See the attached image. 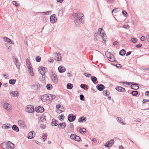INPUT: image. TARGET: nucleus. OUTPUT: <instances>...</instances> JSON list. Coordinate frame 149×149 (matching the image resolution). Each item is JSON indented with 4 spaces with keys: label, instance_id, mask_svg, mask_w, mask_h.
Returning <instances> with one entry per match:
<instances>
[{
    "label": "nucleus",
    "instance_id": "1",
    "mask_svg": "<svg viewBox=\"0 0 149 149\" xmlns=\"http://www.w3.org/2000/svg\"><path fill=\"white\" fill-rule=\"evenodd\" d=\"M76 17V18L75 19L74 22L76 25L78 26L80 25V22L82 23L84 22V15L82 13H79L77 15Z\"/></svg>",
    "mask_w": 149,
    "mask_h": 149
},
{
    "label": "nucleus",
    "instance_id": "2",
    "mask_svg": "<svg viewBox=\"0 0 149 149\" xmlns=\"http://www.w3.org/2000/svg\"><path fill=\"white\" fill-rule=\"evenodd\" d=\"M1 146L3 149H13L15 147V146L10 141H8L7 143H2Z\"/></svg>",
    "mask_w": 149,
    "mask_h": 149
},
{
    "label": "nucleus",
    "instance_id": "3",
    "mask_svg": "<svg viewBox=\"0 0 149 149\" xmlns=\"http://www.w3.org/2000/svg\"><path fill=\"white\" fill-rule=\"evenodd\" d=\"M99 35L101 37L102 39L104 41H106L107 39V36L104 33V31L102 28H99L98 29Z\"/></svg>",
    "mask_w": 149,
    "mask_h": 149
},
{
    "label": "nucleus",
    "instance_id": "4",
    "mask_svg": "<svg viewBox=\"0 0 149 149\" xmlns=\"http://www.w3.org/2000/svg\"><path fill=\"white\" fill-rule=\"evenodd\" d=\"M39 71L42 75V79L43 80L45 79V73L47 72V69L44 67H40L39 68Z\"/></svg>",
    "mask_w": 149,
    "mask_h": 149
},
{
    "label": "nucleus",
    "instance_id": "5",
    "mask_svg": "<svg viewBox=\"0 0 149 149\" xmlns=\"http://www.w3.org/2000/svg\"><path fill=\"white\" fill-rule=\"evenodd\" d=\"M70 138L71 139L77 141H79L81 140V138L79 136L74 134H71Z\"/></svg>",
    "mask_w": 149,
    "mask_h": 149
},
{
    "label": "nucleus",
    "instance_id": "6",
    "mask_svg": "<svg viewBox=\"0 0 149 149\" xmlns=\"http://www.w3.org/2000/svg\"><path fill=\"white\" fill-rule=\"evenodd\" d=\"M3 107L8 111H10L12 110L11 105L8 103L5 102L4 103Z\"/></svg>",
    "mask_w": 149,
    "mask_h": 149
},
{
    "label": "nucleus",
    "instance_id": "7",
    "mask_svg": "<svg viewBox=\"0 0 149 149\" xmlns=\"http://www.w3.org/2000/svg\"><path fill=\"white\" fill-rule=\"evenodd\" d=\"M26 111L29 113L33 112L34 111L33 107L32 105L27 106L26 107Z\"/></svg>",
    "mask_w": 149,
    "mask_h": 149
},
{
    "label": "nucleus",
    "instance_id": "8",
    "mask_svg": "<svg viewBox=\"0 0 149 149\" xmlns=\"http://www.w3.org/2000/svg\"><path fill=\"white\" fill-rule=\"evenodd\" d=\"M41 99L43 102H44L50 101L48 95H45L42 96L41 97Z\"/></svg>",
    "mask_w": 149,
    "mask_h": 149
},
{
    "label": "nucleus",
    "instance_id": "9",
    "mask_svg": "<svg viewBox=\"0 0 149 149\" xmlns=\"http://www.w3.org/2000/svg\"><path fill=\"white\" fill-rule=\"evenodd\" d=\"M106 54L107 55H110V57L108 58V60H109L113 62H114L116 61L114 56L112 54H111L110 52H107L106 53Z\"/></svg>",
    "mask_w": 149,
    "mask_h": 149
},
{
    "label": "nucleus",
    "instance_id": "10",
    "mask_svg": "<svg viewBox=\"0 0 149 149\" xmlns=\"http://www.w3.org/2000/svg\"><path fill=\"white\" fill-rule=\"evenodd\" d=\"M40 84L38 82H36L35 84L32 85V88L34 90H37L40 88Z\"/></svg>",
    "mask_w": 149,
    "mask_h": 149
},
{
    "label": "nucleus",
    "instance_id": "11",
    "mask_svg": "<svg viewBox=\"0 0 149 149\" xmlns=\"http://www.w3.org/2000/svg\"><path fill=\"white\" fill-rule=\"evenodd\" d=\"M13 58L14 60L13 62L15 64L17 67L18 69H19L20 67V63L18 61L17 59L15 56H13Z\"/></svg>",
    "mask_w": 149,
    "mask_h": 149
},
{
    "label": "nucleus",
    "instance_id": "12",
    "mask_svg": "<svg viewBox=\"0 0 149 149\" xmlns=\"http://www.w3.org/2000/svg\"><path fill=\"white\" fill-rule=\"evenodd\" d=\"M132 84L131 87L132 89L134 90H137L139 88V87L138 86V84L137 83H134V82L130 83Z\"/></svg>",
    "mask_w": 149,
    "mask_h": 149
},
{
    "label": "nucleus",
    "instance_id": "13",
    "mask_svg": "<svg viewBox=\"0 0 149 149\" xmlns=\"http://www.w3.org/2000/svg\"><path fill=\"white\" fill-rule=\"evenodd\" d=\"M50 19V22L52 23H54L57 20V18L56 17L55 14H53L51 15Z\"/></svg>",
    "mask_w": 149,
    "mask_h": 149
},
{
    "label": "nucleus",
    "instance_id": "14",
    "mask_svg": "<svg viewBox=\"0 0 149 149\" xmlns=\"http://www.w3.org/2000/svg\"><path fill=\"white\" fill-rule=\"evenodd\" d=\"M114 143V140L112 139L107 142L105 145V146L107 147H110Z\"/></svg>",
    "mask_w": 149,
    "mask_h": 149
},
{
    "label": "nucleus",
    "instance_id": "15",
    "mask_svg": "<svg viewBox=\"0 0 149 149\" xmlns=\"http://www.w3.org/2000/svg\"><path fill=\"white\" fill-rule=\"evenodd\" d=\"M35 109L36 111L38 113H42L44 111L43 107L41 106H39L37 108L36 107Z\"/></svg>",
    "mask_w": 149,
    "mask_h": 149
},
{
    "label": "nucleus",
    "instance_id": "16",
    "mask_svg": "<svg viewBox=\"0 0 149 149\" xmlns=\"http://www.w3.org/2000/svg\"><path fill=\"white\" fill-rule=\"evenodd\" d=\"M70 125L68 127L67 133H69L72 132L74 130V126L73 125L70 124Z\"/></svg>",
    "mask_w": 149,
    "mask_h": 149
},
{
    "label": "nucleus",
    "instance_id": "17",
    "mask_svg": "<svg viewBox=\"0 0 149 149\" xmlns=\"http://www.w3.org/2000/svg\"><path fill=\"white\" fill-rule=\"evenodd\" d=\"M18 125L20 127H23L26 126V124L23 121L20 120H18Z\"/></svg>",
    "mask_w": 149,
    "mask_h": 149
},
{
    "label": "nucleus",
    "instance_id": "18",
    "mask_svg": "<svg viewBox=\"0 0 149 149\" xmlns=\"http://www.w3.org/2000/svg\"><path fill=\"white\" fill-rule=\"evenodd\" d=\"M52 80L53 82L55 84H56L58 82V79L56 75L53 74L51 76Z\"/></svg>",
    "mask_w": 149,
    "mask_h": 149
},
{
    "label": "nucleus",
    "instance_id": "19",
    "mask_svg": "<svg viewBox=\"0 0 149 149\" xmlns=\"http://www.w3.org/2000/svg\"><path fill=\"white\" fill-rule=\"evenodd\" d=\"M76 118L75 116L69 114L68 116V120L70 122L73 121L75 120Z\"/></svg>",
    "mask_w": 149,
    "mask_h": 149
},
{
    "label": "nucleus",
    "instance_id": "20",
    "mask_svg": "<svg viewBox=\"0 0 149 149\" xmlns=\"http://www.w3.org/2000/svg\"><path fill=\"white\" fill-rule=\"evenodd\" d=\"M10 95L13 97H16L19 96V94L17 91H12L10 92Z\"/></svg>",
    "mask_w": 149,
    "mask_h": 149
},
{
    "label": "nucleus",
    "instance_id": "21",
    "mask_svg": "<svg viewBox=\"0 0 149 149\" xmlns=\"http://www.w3.org/2000/svg\"><path fill=\"white\" fill-rule=\"evenodd\" d=\"M35 133H34L33 132H29L28 134L27 137L28 139H31L35 136Z\"/></svg>",
    "mask_w": 149,
    "mask_h": 149
},
{
    "label": "nucleus",
    "instance_id": "22",
    "mask_svg": "<svg viewBox=\"0 0 149 149\" xmlns=\"http://www.w3.org/2000/svg\"><path fill=\"white\" fill-rule=\"evenodd\" d=\"M55 60L57 61H60L61 60V55L59 53H57L55 56Z\"/></svg>",
    "mask_w": 149,
    "mask_h": 149
},
{
    "label": "nucleus",
    "instance_id": "23",
    "mask_svg": "<svg viewBox=\"0 0 149 149\" xmlns=\"http://www.w3.org/2000/svg\"><path fill=\"white\" fill-rule=\"evenodd\" d=\"M116 90L120 92H124L125 91V89L124 88L121 86L117 87L116 88Z\"/></svg>",
    "mask_w": 149,
    "mask_h": 149
},
{
    "label": "nucleus",
    "instance_id": "24",
    "mask_svg": "<svg viewBox=\"0 0 149 149\" xmlns=\"http://www.w3.org/2000/svg\"><path fill=\"white\" fill-rule=\"evenodd\" d=\"M58 69L59 72L61 73L64 72L65 71V68L63 66H60L58 67Z\"/></svg>",
    "mask_w": 149,
    "mask_h": 149
},
{
    "label": "nucleus",
    "instance_id": "25",
    "mask_svg": "<svg viewBox=\"0 0 149 149\" xmlns=\"http://www.w3.org/2000/svg\"><path fill=\"white\" fill-rule=\"evenodd\" d=\"M66 124L65 123H60L58 125V127L59 128H61L64 129L65 127Z\"/></svg>",
    "mask_w": 149,
    "mask_h": 149
},
{
    "label": "nucleus",
    "instance_id": "26",
    "mask_svg": "<svg viewBox=\"0 0 149 149\" xmlns=\"http://www.w3.org/2000/svg\"><path fill=\"white\" fill-rule=\"evenodd\" d=\"M58 122L54 119H53L52 120V121L51 123V124L52 126H56L58 125Z\"/></svg>",
    "mask_w": 149,
    "mask_h": 149
},
{
    "label": "nucleus",
    "instance_id": "27",
    "mask_svg": "<svg viewBox=\"0 0 149 149\" xmlns=\"http://www.w3.org/2000/svg\"><path fill=\"white\" fill-rule=\"evenodd\" d=\"M91 79L95 84H97L98 82L97 81L96 82L97 80V79L95 77L91 76Z\"/></svg>",
    "mask_w": 149,
    "mask_h": 149
},
{
    "label": "nucleus",
    "instance_id": "28",
    "mask_svg": "<svg viewBox=\"0 0 149 149\" xmlns=\"http://www.w3.org/2000/svg\"><path fill=\"white\" fill-rule=\"evenodd\" d=\"M29 72L30 74L32 76H34V74L33 71V69L31 67H29V68H28Z\"/></svg>",
    "mask_w": 149,
    "mask_h": 149
},
{
    "label": "nucleus",
    "instance_id": "29",
    "mask_svg": "<svg viewBox=\"0 0 149 149\" xmlns=\"http://www.w3.org/2000/svg\"><path fill=\"white\" fill-rule=\"evenodd\" d=\"M104 86L102 84H100L97 86L98 90L100 91H102L104 88Z\"/></svg>",
    "mask_w": 149,
    "mask_h": 149
},
{
    "label": "nucleus",
    "instance_id": "30",
    "mask_svg": "<svg viewBox=\"0 0 149 149\" xmlns=\"http://www.w3.org/2000/svg\"><path fill=\"white\" fill-rule=\"evenodd\" d=\"M12 128L13 130H14L17 132H19V128L17 126L15 125H13V126Z\"/></svg>",
    "mask_w": 149,
    "mask_h": 149
},
{
    "label": "nucleus",
    "instance_id": "31",
    "mask_svg": "<svg viewBox=\"0 0 149 149\" xmlns=\"http://www.w3.org/2000/svg\"><path fill=\"white\" fill-rule=\"evenodd\" d=\"M86 118H84L82 117L81 118H80L79 119L78 121L79 122H83L84 121H85L86 120Z\"/></svg>",
    "mask_w": 149,
    "mask_h": 149
},
{
    "label": "nucleus",
    "instance_id": "32",
    "mask_svg": "<svg viewBox=\"0 0 149 149\" xmlns=\"http://www.w3.org/2000/svg\"><path fill=\"white\" fill-rule=\"evenodd\" d=\"M119 54L121 56L124 55L126 53V51L124 49L121 50L119 52Z\"/></svg>",
    "mask_w": 149,
    "mask_h": 149
},
{
    "label": "nucleus",
    "instance_id": "33",
    "mask_svg": "<svg viewBox=\"0 0 149 149\" xmlns=\"http://www.w3.org/2000/svg\"><path fill=\"white\" fill-rule=\"evenodd\" d=\"M49 96V98H50V100H51L53 99H55L56 96L54 95H53L52 94H48Z\"/></svg>",
    "mask_w": 149,
    "mask_h": 149
},
{
    "label": "nucleus",
    "instance_id": "34",
    "mask_svg": "<svg viewBox=\"0 0 149 149\" xmlns=\"http://www.w3.org/2000/svg\"><path fill=\"white\" fill-rule=\"evenodd\" d=\"M117 120L118 122L119 123H120L122 124L125 125L126 124L125 123H124L122 122V119L120 117H117Z\"/></svg>",
    "mask_w": 149,
    "mask_h": 149
},
{
    "label": "nucleus",
    "instance_id": "35",
    "mask_svg": "<svg viewBox=\"0 0 149 149\" xmlns=\"http://www.w3.org/2000/svg\"><path fill=\"white\" fill-rule=\"evenodd\" d=\"M79 131L81 133H85L86 132V130L85 128H82L80 129Z\"/></svg>",
    "mask_w": 149,
    "mask_h": 149
},
{
    "label": "nucleus",
    "instance_id": "36",
    "mask_svg": "<svg viewBox=\"0 0 149 149\" xmlns=\"http://www.w3.org/2000/svg\"><path fill=\"white\" fill-rule=\"evenodd\" d=\"M16 80L15 79H10L9 81V83L11 84L14 85L16 82Z\"/></svg>",
    "mask_w": 149,
    "mask_h": 149
},
{
    "label": "nucleus",
    "instance_id": "37",
    "mask_svg": "<svg viewBox=\"0 0 149 149\" xmlns=\"http://www.w3.org/2000/svg\"><path fill=\"white\" fill-rule=\"evenodd\" d=\"M73 87V85L70 83H68L67 85V88L68 89H71Z\"/></svg>",
    "mask_w": 149,
    "mask_h": 149
},
{
    "label": "nucleus",
    "instance_id": "38",
    "mask_svg": "<svg viewBox=\"0 0 149 149\" xmlns=\"http://www.w3.org/2000/svg\"><path fill=\"white\" fill-rule=\"evenodd\" d=\"M48 90H51L52 89V86L51 84H48L46 86Z\"/></svg>",
    "mask_w": 149,
    "mask_h": 149
},
{
    "label": "nucleus",
    "instance_id": "39",
    "mask_svg": "<svg viewBox=\"0 0 149 149\" xmlns=\"http://www.w3.org/2000/svg\"><path fill=\"white\" fill-rule=\"evenodd\" d=\"M4 40L6 42L9 43L10 42V41H11V40L10 39L7 37H5L4 38Z\"/></svg>",
    "mask_w": 149,
    "mask_h": 149
},
{
    "label": "nucleus",
    "instance_id": "40",
    "mask_svg": "<svg viewBox=\"0 0 149 149\" xmlns=\"http://www.w3.org/2000/svg\"><path fill=\"white\" fill-rule=\"evenodd\" d=\"M103 94L106 96H107L109 94V93L107 91L104 90L103 91Z\"/></svg>",
    "mask_w": 149,
    "mask_h": 149
},
{
    "label": "nucleus",
    "instance_id": "41",
    "mask_svg": "<svg viewBox=\"0 0 149 149\" xmlns=\"http://www.w3.org/2000/svg\"><path fill=\"white\" fill-rule=\"evenodd\" d=\"M138 94V92L137 91H133L131 93V94L134 96H136Z\"/></svg>",
    "mask_w": 149,
    "mask_h": 149
},
{
    "label": "nucleus",
    "instance_id": "42",
    "mask_svg": "<svg viewBox=\"0 0 149 149\" xmlns=\"http://www.w3.org/2000/svg\"><path fill=\"white\" fill-rule=\"evenodd\" d=\"M137 39L136 38H131V40L132 41L133 43H136V42L137 41Z\"/></svg>",
    "mask_w": 149,
    "mask_h": 149
},
{
    "label": "nucleus",
    "instance_id": "43",
    "mask_svg": "<svg viewBox=\"0 0 149 149\" xmlns=\"http://www.w3.org/2000/svg\"><path fill=\"white\" fill-rule=\"evenodd\" d=\"M47 133H45L42 135V137H43V138L42 139L43 140V141H45V140L47 139Z\"/></svg>",
    "mask_w": 149,
    "mask_h": 149
},
{
    "label": "nucleus",
    "instance_id": "44",
    "mask_svg": "<svg viewBox=\"0 0 149 149\" xmlns=\"http://www.w3.org/2000/svg\"><path fill=\"white\" fill-rule=\"evenodd\" d=\"M2 127L4 129H8L10 128L9 126L6 125V124H3L2 126Z\"/></svg>",
    "mask_w": 149,
    "mask_h": 149
},
{
    "label": "nucleus",
    "instance_id": "45",
    "mask_svg": "<svg viewBox=\"0 0 149 149\" xmlns=\"http://www.w3.org/2000/svg\"><path fill=\"white\" fill-rule=\"evenodd\" d=\"M46 117L45 116H44L43 117L42 116L40 118V120L42 122H43L45 121L46 120Z\"/></svg>",
    "mask_w": 149,
    "mask_h": 149
},
{
    "label": "nucleus",
    "instance_id": "46",
    "mask_svg": "<svg viewBox=\"0 0 149 149\" xmlns=\"http://www.w3.org/2000/svg\"><path fill=\"white\" fill-rule=\"evenodd\" d=\"M58 118L59 119L61 120H62L64 118V116L63 115H62L59 116Z\"/></svg>",
    "mask_w": 149,
    "mask_h": 149
},
{
    "label": "nucleus",
    "instance_id": "47",
    "mask_svg": "<svg viewBox=\"0 0 149 149\" xmlns=\"http://www.w3.org/2000/svg\"><path fill=\"white\" fill-rule=\"evenodd\" d=\"M36 60L37 62H39L41 61V58L40 56H38L36 57Z\"/></svg>",
    "mask_w": 149,
    "mask_h": 149
},
{
    "label": "nucleus",
    "instance_id": "48",
    "mask_svg": "<svg viewBox=\"0 0 149 149\" xmlns=\"http://www.w3.org/2000/svg\"><path fill=\"white\" fill-rule=\"evenodd\" d=\"M40 127L41 128L43 129H45L46 127V126L45 125L43 124H40Z\"/></svg>",
    "mask_w": 149,
    "mask_h": 149
},
{
    "label": "nucleus",
    "instance_id": "49",
    "mask_svg": "<svg viewBox=\"0 0 149 149\" xmlns=\"http://www.w3.org/2000/svg\"><path fill=\"white\" fill-rule=\"evenodd\" d=\"M80 99L81 100H84V96L82 95H80Z\"/></svg>",
    "mask_w": 149,
    "mask_h": 149
},
{
    "label": "nucleus",
    "instance_id": "50",
    "mask_svg": "<svg viewBox=\"0 0 149 149\" xmlns=\"http://www.w3.org/2000/svg\"><path fill=\"white\" fill-rule=\"evenodd\" d=\"M123 27L125 29H128L130 28V26L128 25H124L123 26Z\"/></svg>",
    "mask_w": 149,
    "mask_h": 149
},
{
    "label": "nucleus",
    "instance_id": "51",
    "mask_svg": "<svg viewBox=\"0 0 149 149\" xmlns=\"http://www.w3.org/2000/svg\"><path fill=\"white\" fill-rule=\"evenodd\" d=\"M51 13V11H49L47 12H43L42 13H44L45 15H47L48 13L49 14H50Z\"/></svg>",
    "mask_w": 149,
    "mask_h": 149
},
{
    "label": "nucleus",
    "instance_id": "52",
    "mask_svg": "<svg viewBox=\"0 0 149 149\" xmlns=\"http://www.w3.org/2000/svg\"><path fill=\"white\" fill-rule=\"evenodd\" d=\"M84 74L85 76L87 77H89L91 75V74H87V73L86 72L84 73Z\"/></svg>",
    "mask_w": 149,
    "mask_h": 149
},
{
    "label": "nucleus",
    "instance_id": "53",
    "mask_svg": "<svg viewBox=\"0 0 149 149\" xmlns=\"http://www.w3.org/2000/svg\"><path fill=\"white\" fill-rule=\"evenodd\" d=\"M12 3L14 5H15L16 7H17L18 6V4L16 3V1H13Z\"/></svg>",
    "mask_w": 149,
    "mask_h": 149
},
{
    "label": "nucleus",
    "instance_id": "54",
    "mask_svg": "<svg viewBox=\"0 0 149 149\" xmlns=\"http://www.w3.org/2000/svg\"><path fill=\"white\" fill-rule=\"evenodd\" d=\"M140 40L142 41H143L146 40V38L144 36H142L141 37Z\"/></svg>",
    "mask_w": 149,
    "mask_h": 149
},
{
    "label": "nucleus",
    "instance_id": "55",
    "mask_svg": "<svg viewBox=\"0 0 149 149\" xmlns=\"http://www.w3.org/2000/svg\"><path fill=\"white\" fill-rule=\"evenodd\" d=\"M61 110H60L61 112H63L65 111V109L63 107V106L61 107Z\"/></svg>",
    "mask_w": 149,
    "mask_h": 149
},
{
    "label": "nucleus",
    "instance_id": "56",
    "mask_svg": "<svg viewBox=\"0 0 149 149\" xmlns=\"http://www.w3.org/2000/svg\"><path fill=\"white\" fill-rule=\"evenodd\" d=\"M118 9V8L114 9L112 10V12H114V13H116L117 12V11Z\"/></svg>",
    "mask_w": 149,
    "mask_h": 149
},
{
    "label": "nucleus",
    "instance_id": "57",
    "mask_svg": "<svg viewBox=\"0 0 149 149\" xmlns=\"http://www.w3.org/2000/svg\"><path fill=\"white\" fill-rule=\"evenodd\" d=\"M99 35H96L95 34V39L96 40H98V38H99V37H98Z\"/></svg>",
    "mask_w": 149,
    "mask_h": 149
},
{
    "label": "nucleus",
    "instance_id": "58",
    "mask_svg": "<svg viewBox=\"0 0 149 149\" xmlns=\"http://www.w3.org/2000/svg\"><path fill=\"white\" fill-rule=\"evenodd\" d=\"M26 65L28 67V68H29V67H31V65L30 63H26Z\"/></svg>",
    "mask_w": 149,
    "mask_h": 149
},
{
    "label": "nucleus",
    "instance_id": "59",
    "mask_svg": "<svg viewBox=\"0 0 149 149\" xmlns=\"http://www.w3.org/2000/svg\"><path fill=\"white\" fill-rule=\"evenodd\" d=\"M116 66L117 67L121 68V65L120 64H117L116 65Z\"/></svg>",
    "mask_w": 149,
    "mask_h": 149
},
{
    "label": "nucleus",
    "instance_id": "60",
    "mask_svg": "<svg viewBox=\"0 0 149 149\" xmlns=\"http://www.w3.org/2000/svg\"><path fill=\"white\" fill-rule=\"evenodd\" d=\"M141 46H142V45L141 44H138V45H136V47L138 48H140V47H141Z\"/></svg>",
    "mask_w": 149,
    "mask_h": 149
},
{
    "label": "nucleus",
    "instance_id": "61",
    "mask_svg": "<svg viewBox=\"0 0 149 149\" xmlns=\"http://www.w3.org/2000/svg\"><path fill=\"white\" fill-rule=\"evenodd\" d=\"M85 86H86V85L84 84H81L80 85V87L81 88L85 89L84 87Z\"/></svg>",
    "mask_w": 149,
    "mask_h": 149
},
{
    "label": "nucleus",
    "instance_id": "62",
    "mask_svg": "<svg viewBox=\"0 0 149 149\" xmlns=\"http://www.w3.org/2000/svg\"><path fill=\"white\" fill-rule=\"evenodd\" d=\"M123 14L124 15H125L126 14H127V13L125 10H123L122 11Z\"/></svg>",
    "mask_w": 149,
    "mask_h": 149
},
{
    "label": "nucleus",
    "instance_id": "63",
    "mask_svg": "<svg viewBox=\"0 0 149 149\" xmlns=\"http://www.w3.org/2000/svg\"><path fill=\"white\" fill-rule=\"evenodd\" d=\"M118 42L117 41H115L113 43V45H114V46H115L116 45H117L118 44Z\"/></svg>",
    "mask_w": 149,
    "mask_h": 149
},
{
    "label": "nucleus",
    "instance_id": "64",
    "mask_svg": "<svg viewBox=\"0 0 149 149\" xmlns=\"http://www.w3.org/2000/svg\"><path fill=\"white\" fill-rule=\"evenodd\" d=\"M146 38L147 40L149 42V35H147Z\"/></svg>",
    "mask_w": 149,
    "mask_h": 149
}]
</instances>
